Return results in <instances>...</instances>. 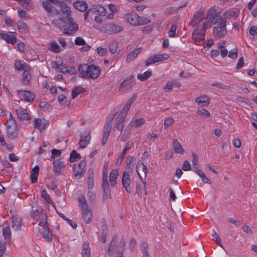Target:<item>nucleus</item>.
Returning <instances> with one entry per match:
<instances>
[{"label":"nucleus","instance_id":"1","mask_svg":"<svg viewBox=\"0 0 257 257\" xmlns=\"http://www.w3.org/2000/svg\"><path fill=\"white\" fill-rule=\"evenodd\" d=\"M78 71L81 77L85 79L91 78L95 79L97 78L100 74V69L99 67L93 64L88 65L85 64L80 65L78 67Z\"/></svg>","mask_w":257,"mask_h":257},{"label":"nucleus","instance_id":"2","mask_svg":"<svg viewBox=\"0 0 257 257\" xmlns=\"http://www.w3.org/2000/svg\"><path fill=\"white\" fill-rule=\"evenodd\" d=\"M31 215L33 219L39 222L38 224L40 226L47 221V215L44 213L42 207L40 206L32 207Z\"/></svg>","mask_w":257,"mask_h":257},{"label":"nucleus","instance_id":"3","mask_svg":"<svg viewBox=\"0 0 257 257\" xmlns=\"http://www.w3.org/2000/svg\"><path fill=\"white\" fill-rule=\"evenodd\" d=\"M64 26L63 32L67 35L74 34L79 29L78 24L74 22L72 17H69V19H66Z\"/></svg>","mask_w":257,"mask_h":257},{"label":"nucleus","instance_id":"4","mask_svg":"<svg viewBox=\"0 0 257 257\" xmlns=\"http://www.w3.org/2000/svg\"><path fill=\"white\" fill-rule=\"evenodd\" d=\"M99 30L104 33L115 34L122 31L123 29L120 26L109 23L101 26L99 28Z\"/></svg>","mask_w":257,"mask_h":257},{"label":"nucleus","instance_id":"5","mask_svg":"<svg viewBox=\"0 0 257 257\" xmlns=\"http://www.w3.org/2000/svg\"><path fill=\"white\" fill-rule=\"evenodd\" d=\"M219 26L213 28V35L218 38H221L226 35V21L220 19L219 22Z\"/></svg>","mask_w":257,"mask_h":257},{"label":"nucleus","instance_id":"6","mask_svg":"<svg viewBox=\"0 0 257 257\" xmlns=\"http://www.w3.org/2000/svg\"><path fill=\"white\" fill-rule=\"evenodd\" d=\"M219 17L220 15L216 12V10L213 8H210L207 14V21L205 22L206 27H211L212 25L216 24Z\"/></svg>","mask_w":257,"mask_h":257},{"label":"nucleus","instance_id":"7","mask_svg":"<svg viewBox=\"0 0 257 257\" xmlns=\"http://www.w3.org/2000/svg\"><path fill=\"white\" fill-rule=\"evenodd\" d=\"M137 172L142 180L144 188L146 186V177L147 174V167L142 162L138 163L136 166Z\"/></svg>","mask_w":257,"mask_h":257},{"label":"nucleus","instance_id":"8","mask_svg":"<svg viewBox=\"0 0 257 257\" xmlns=\"http://www.w3.org/2000/svg\"><path fill=\"white\" fill-rule=\"evenodd\" d=\"M202 28L199 29H196L193 31L192 36L193 39L196 41H200L204 39V36L206 33V23L203 22L202 23Z\"/></svg>","mask_w":257,"mask_h":257},{"label":"nucleus","instance_id":"9","mask_svg":"<svg viewBox=\"0 0 257 257\" xmlns=\"http://www.w3.org/2000/svg\"><path fill=\"white\" fill-rule=\"evenodd\" d=\"M6 127L8 138L11 140L16 139L18 134V127L17 123H6Z\"/></svg>","mask_w":257,"mask_h":257},{"label":"nucleus","instance_id":"10","mask_svg":"<svg viewBox=\"0 0 257 257\" xmlns=\"http://www.w3.org/2000/svg\"><path fill=\"white\" fill-rule=\"evenodd\" d=\"M131 173H132V170H131L129 171H123L121 180L122 186L124 187L126 191L130 193L132 192L131 188L130 187L131 183L130 178V174Z\"/></svg>","mask_w":257,"mask_h":257},{"label":"nucleus","instance_id":"11","mask_svg":"<svg viewBox=\"0 0 257 257\" xmlns=\"http://www.w3.org/2000/svg\"><path fill=\"white\" fill-rule=\"evenodd\" d=\"M18 96L21 100L31 102L35 98V95L29 90H18Z\"/></svg>","mask_w":257,"mask_h":257},{"label":"nucleus","instance_id":"12","mask_svg":"<svg viewBox=\"0 0 257 257\" xmlns=\"http://www.w3.org/2000/svg\"><path fill=\"white\" fill-rule=\"evenodd\" d=\"M102 186L103 191V198H111V191L109 183L107 181V176L106 174H103Z\"/></svg>","mask_w":257,"mask_h":257},{"label":"nucleus","instance_id":"13","mask_svg":"<svg viewBox=\"0 0 257 257\" xmlns=\"http://www.w3.org/2000/svg\"><path fill=\"white\" fill-rule=\"evenodd\" d=\"M168 58L169 55L167 54L156 55L148 58L145 61V64L148 66L155 63L167 60Z\"/></svg>","mask_w":257,"mask_h":257},{"label":"nucleus","instance_id":"14","mask_svg":"<svg viewBox=\"0 0 257 257\" xmlns=\"http://www.w3.org/2000/svg\"><path fill=\"white\" fill-rule=\"evenodd\" d=\"M135 84V79L133 77H128L123 80L119 87V89L121 91L131 89L132 87Z\"/></svg>","mask_w":257,"mask_h":257},{"label":"nucleus","instance_id":"15","mask_svg":"<svg viewBox=\"0 0 257 257\" xmlns=\"http://www.w3.org/2000/svg\"><path fill=\"white\" fill-rule=\"evenodd\" d=\"M239 14V11L237 9H230L222 15L220 19L225 20L226 19H235L238 17Z\"/></svg>","mask_w":257,"mask_h":257},{"label":"nucleus","instance_id":"16","mask_svg":"<svg viewBox=\"0 0 257 257\" xmlns=\"http://www.w3.org/2000/svg\"><path fill=\"white\" fill-rule=\"evenodd\" d=\"M204 19L203 11L201 10L196 11L193 15V19L190 22L189 25L192 27L196 26Z\"/></svg>","mask_w":257,"mask_h":257},{"label":"nucleus","instance_id":"17","mask_svg":"<svg viewBox=\"0 0 257 257\" xmlns=\"http://www.w3.org/2000/svg\"><path fill=\"white\" fill-rule=\"evenodd\" d=\"M16 35V32H7L2 35V38L3 40L6 41L7 43L14 44L17 40Z\"/></svg>","mask_w":257,"mask_h":257},{"label":"nucleus","instance_id":"18","mask_svg":"<svg viewBox=\"0 0 257 257\" xmlns=\"http://www.w3.org/2000/svg\"><path fill=\"white\" fill-rule=\"evenodd\" d=\"M43 226L42 230L40 229V231L43 234V237L46 239L48 241H51L53 238V234L50 233L49 228L48 227V224L47 221L46 223H44L43 224Z\"/></svg>","mask_w":257,"mask_h":257},{"label":"nucleus","instance_id":"19","mask_svg":"<svg viewBox=\"0 0 257 257\" xmlns=\"http://www.w3.org/2000/svg\"><path fill=\"white\" fill-rule=\"evenodd\" d=\"M125 19L130 25L136 26L138 24V15L136 13H128L125 15Z\"/></svg>","mask_w":257,"mask_h":257},{"label":"nucleus","instance_id":"20","mask_svg":"<svg viewBox=\"0 0 257 257\" xmlns=\"http://www.w3.org/2000/svg\"><path fill=\"white\" fill-rule=\"evenodd\" d=\"M12 228L15 230H20L22 228V219L17 214H15L12 216Z\"/></svg>","mask_w":257,"mask_h":257},{"label":"nucleus","instance_id":"21","mask_svg":"<svg viewBox=\"0 0 257 257\" xmlns=\"http://www.w3.org/2000/svg\"><path fill=\"white\" fill-rule=\"evenodd\" d=\"M91 139L90 133L87 132L84 133V135L81 136L79 145L81 148H84L89 144Z\"/></svg>","mask_w":257,"mask_h":257},{"label":"nucleus","instance_id":"22","mask_svg":"<svg viewBox=\"0 0 257 257\" xmlns=\"http://www.w3.org/2000/svg\"><path fill=\"white\" fill-rule=\"evenodd\" d=\"M125 245V240L124 238H122L119 244L116 247L115 251L116 253V257H123V252L124 251Z\"/></svg>","mask_w":257,"mask_h":257},{"label":"nucleus","instance_id":"23","mask_svg":"<svg viewBox=\"0 0 257 257\" xmlns=\"http://www.w3.org/2000/svg\"><path fill=\"white\" fill-rule=\"evenodd\" d=\"M59 4L61 7V12L63 15V17H64L66 19H69V17H71V12L69 7L65 4V3L63 2H60Z\"/></svg>","mask_w":257,"mask_h":257},{"label":"nucleus","instance_id":"24","mask_svg":"<svg viewBox=\"0 0 257 257\" xmlns=\"http://www.w3.org/2000/svg\"><path fill=\"white\" fill-rule=\"evenodd\" d=\"M66 19L64 17H60L59 19H56L52 21V25L57 28L63 31L64 25L66 23Z\"/></svg>","mask_w":257,"mask_h":257},{"label":"nucleus","instance_id":"25","mask_svg":"<svg viewBox=\"0 0 257 257\" xmlns=\"http://www.w3.org/2000/svg\"><path fill=\"white\" fill-rule=\"evenodd\" d=\"M82 212V218L86 223H89L92 219V213L91 210L88 208L81 209Z\"/></svg>","mask_w":257,"mask_h":257},{"label":"nucleus","instance_id":"26","mask_svg":"<svg viewBox=\"0 0 257 257\" xmlns=\"http://www.w3.org/2000/svg\"><path fill=\"white\" fill-rule=\"evenodd\" d=\"M17 116L19 118L22 120H30V117L26 109L20 107L16 110Z\"/></svg>","mask_w":257,"mask_h":257},{"label":"nucleus","instance_id":"27","mask_svg":"<svg viewBox=\"0 0 257 257\" xmlns=\"http://www.w3.org/2000/svg\"><path fill=\"white\" fill-rule=\"evenodd\" d=\"M54 171L56 175H60L62 169L64 168L65 166L64 163L60 159L55 160L53 163Z\"/></svg>","mask_w":257,"mask_h":257},{"label":"nucleus","instance_id":"28","mask_svg":"<svg viewBox=\"0 0 257 257\" xmlns=\"http://www.w3.org/2000/svg\"><path fill=\"white\" fill-rule=\"evenodd\" d=\"M47 123L48 121L46 120L43 122L42 119L39 118H35L33 121L34 127L40 131L44 130L46 127Z\"/></svg>","mask_w":257,"mask_h":257},{"label":"nucleus","instance_id":"29","mask_svg":"<svg viewBox=\"0 0 257 257\" xmlns=\"http://www.w3.org/2000/svg\"><path fill=\"white\" fill-rule=\"evenodd\" d=\"M125 117L118 115L115 120L114 125L115 128L119 131H122L124 127V119Z\"/></svg>","mask_w":257,"mask_h":257},{"label":"nucleus","instance_id":"30","mask_svg":"<svg viewBox=\"0 0 257 257\" xmlns=\"http://www.w3.org/2000/svg\"><path fill=\"white\" fill-rule=\"evenodd\" d=\"M3 235L5 239L11 238V229L10 227V224L8 221H5L3 223Z\"/></svg>","mask_w":257,"mask_h":257},{"label":"nucleus","instance_id":"31","mask_svg":"<svg viewBox=\"0 0 257 257\" xmlns=\"http://www.w3.org/2000/svg\"><path fill=\"white\" fill-rule=\"evenodd\" d=\"M195 102L202 106H207L210 103V98L206 95L198 97L195 99Z\"/></svg>","mask_w":257,"mask_h":257},{"label":"nucleus","instance_id":"32","mask_svg":"<svg viewBox=\"0 0 257 257\" xmlns=\"http://www.w3.org/2000/svg\"><path fill=\"white\" fill-rule=\"evenodd\" d=\"M116 114V112H113L110 113L107 119V120L106 121V123H105L104 126V130L110 131L111 130V127H112V121L115 116Z\"/></svg>","mask_w":257,"mask_h":257},{"label":"nucleus","instance_id":"33","mask_svg":"<svg viewBox=\"0 0 257 257\" xmlns=\"http://www.w3.org/2000/svg\"><path fill=\"white\" fill-rule=\"evenodd\" d=\"M91 11H92V14L102 16H105L106 13L105 9L100 5L95 6L92 9H91Z\"/></svg>","mask_w":257,"mask_h":257},{"label":"nucleus","instance_id":"34","mask_svg":"<svg viewBox=\"0 0 257 257\" xmlns=\"http://www.w3.org/2000/svg\"><path fill=\"white\" fill-rule=\"evenodd\" d=\"M142 51L141 48H137L135 49L133 51L130 53L126 58V62L129 63L133 60L137 55L141 53Z\"/></svg>","mask_w":257,"mask_h":257},{"label":"nucleus","instance_id":"35","mask_svg":"<svg viewBox=\"0 0 257 257\" xmlns=\"http://www.w3.org/2000/svg\"><path fill=\"white\" fill-rule=\"evenodd\" d=\"M173 148L175 152L177 154L182 155L184 153V149L177 139H175L173 142Z\"/></svg>","mask_w":257,"mask_h":257},{"label":"nucleus","instance_id":"36","mask_svg":"<svg viewBox=\"0 0 257 257\" xmlns=\"http://www.w3.org/2000/svg\"><path fill=\"white\" fill-rule=\"evenodd\" d=\"M118 177V171L116 169L111 170L109 175V182L112 186H114Z\"/></svg>","mask_w":257,"mask_h":257},{"label":"nucleus","instance_id":"37","mask_svg":"<svg viewBox=\"0 0 257 257\" xmlns=\"http://www.w3.org/2000/svg\"><path fill=\"white\" fill-rule=\"evenodd\" d=\"M74 7L81 12H84L87 8V5L84 2H77L73 4Z\"/></svg>","mask_w":257,"mask_h":257},{"label":"nucleus","instance_id":"38","mask_svg":"<svg viewBox=\"0 0 257 257\" xmlns=\"http://www.w3.org/2000/svg\"><path fill=\"white\" fill-rule=\"evenodd\" d=\"M39 166H35L31 172V177L32 183H34L37 181V177L39 174Z\"/></svg>","mask_w":257,"mask_h":257},{"label":"nucleus","instance_id":"39","mask_svg":"<svg viewBox=\"0 0 257 257\" xmlns=\"http://www.w3.org/2000/svg\"><path fill=\"white\" fill-rule=\"evenodd\" d=\"M31 79V76L28 70L24 71L22 78V82L23 84H28Z\"/></svg>","mask_w":257,"mask_h":257},{"label":"nucleus","instance_id":"40","mask_svg":"<svg viewBox=\"0 0 257 257\" xmlns=\"http://www.w3.org/2000/svg\"><path fill=\"white\" fill-rule=\"evenodd\" d=\"M117 243V236L116 235H114L110 243L109 246L107 250V254L109 256H110L112 250L114 249L115 247L116 244Z\"/></svg>","mask_w":257,"mask_h":257},{"label":"nucleus","instance_id":"41","mask_svg":"<svg viewBox=\"0 0 257 257\" xmlns=\"http://www.w3.org/2000/svg\"><path fill=\"white\" fill-rule=\"evenodd\" d=\"M49 50L55 53L60 51L61 48L55 41H51L49 44Z\"/></svg>","mask_w":257,"mask_h":257},{"label":"nucleus","instance_id":"42","mask_svg":"<svg viewBox=\"0 0 257 257\" xmlns=\"http://www.w3.org/2000/svg\"><path fill=\"white\" fill-rule=\"evenodd\" d=\"M82 257H89L90 256V248L89 243L88 242L85 241L83 244V249L82 251Z\"/></svg>","mask_w":257,"mask_h":257},{"label":"nucleus","instance_id":"43","mask_svg":"<svg viewBox=\"0 0 257 257\" xmlns=\"http://www.w3.org/2000/svg\"><path fill=\"white\" fill-rule=\"evenodd\" d=\"M41 196L48 203L51 204L55 208V205L54 203L52 201L49 195L47 193L45 190H43L41 191Z\"/></svg>","mask_w":257,"mask_h":257},{"label":"nucleus","instance_id":"44","mask_svg":"<svg viewBox=\"0 0 257 257\" xmlns=\"http://www.w3.org/2000/svg\"><path fill=\"white\" fill-rule=\"evenodd\" d=\"M151 75L152 71L150 70H148L143 74H139L137 76V78L141 81H144L151 77Z\"/></svg>","mask_w":257,"mask_h":257},{"label":"nucleus","instance_id":"45","mask_svg":"<svg viewBox=\"0 0 257 257\" xmlns=\"http://www.w3.org/2000/svg\"><path fill=\"white\" fill-rule=\"evenodd\" d=\"M84 90V89L81 87H77L74 90H73L72 92V99H74L79 94L83 92Z\"/></svg>","mask_w":257,"mask_h":257},{"label":"nucleus","instance_id":"46","mask_svg":"<svg viewBox=\"0 0 257 257\" xmlns=\"http://www.w3.org/2000/svg\"><path fill=\"white\" fill-rule=\"evenodd\" d=\"M79 206L81 209L88 208L85 197L83 195L80 196L78 198Z\"/></svg>","mask_w":257,"mask_h":257},{"label":"nucleus","instance_id":"47","mask_svg":"<svg viewBox=\"0 0 257 257\" xmlns=\"http://www.w3.org/2000/svg\"><path fill=\"white\" fill-rule=\"evenodd\" d=\"M151 20L145 17H139L138 16V26L144 25L151 22Z\"/></svg>","mask_w":257,"mask_h":257},{"label":"nucleus","instance_id":"48","mask_svg":"<svg viewBox=\"0 0 257 257\" xmlns=\"http://www.w3.org/2000/svg\"><path fill=\"white\" fill-rule=\"evenodd\" d=\"M80 158L81 156L80 154L77 153L76 151L73 150L70 154L69 160L71 162H74L77 161V160L79 159Z\"/></svg>","mask_w":257,"mask_h":257},{"label":"nucleus","instance_id":"49","mask_svg":"<svg viewBox=\"0 0 257 257\" xmlns=\"http://www.w3.org/2000/svg\"><path fill=\"white\" fill-rule=\"evenodd\" d=\"M145 122V120L143 118H140L138 119L132 120L131 121L129 125L132 127V126H135L136 127H138L141 124H143Z\"/></svg>","mask_w":257,"mask_h":257},{"label":"nucleus","instance_id":"50","mask_svg":"<svg viewBox=\"0 0 257 257\" xmlns=\"http://www.w3.org/2000/svg\"><path fill=\"white\" fill-rule=\"evenodd\" d=\"M109 51L111 54H114L118 49V43L116 42H112L109 46Z\"/></svg>","mask_w":257,"mask_h":257},{"label":"nucleus","instance_id":"51","mask_svg":"<svg viewBox=\"0 0 257 257\" xmlns=\"http://www.w3.org/2000/svg\"><path fill=\"white\" fill-rule=\"evenodd\" d=\"M197 113L198 115L205 117H209L210 116V112L204 108L198 109Z\"/></svg>","mask_w":257,"mask_h":257},{"label":"nucleus","instance_id":"52","mask_svg":"<svg viewBox=\"0 0 257 257\" xmlns=\"http://www.w3.org/2000/svg\"><path fill=\"white\" fill-rule=\"evenodd\" d=\"M131 106V105L126 103L125 104L123 108L120 111V112L118 115L122 116L123 117H125L126 116L127 113Z\"/></svg>","mask_w":257,"mask_h":257},{"label":"nucleus","instance_id":"53","mask_svg":"<svg viewBox=\"0 0 257 257\" xmlns=\"http://www.w3.org/2000/svg\"><path fill=\"white\" fill-rule=\"evenodd\" d=\"M110 132V131L103 130V133L102 135V139L101 142V144L103 146L105 145V144H106L107 140V138L109 136Z\"/></svg>","mask_w":257,"mask_h":257},{"label":"nucleus","instance_id":"54","mask_svg":"<svg viewBox=\"0 0 257 257\" xmlns=\"http://www.w3.org/2000/svg\"><path fill=\"white\" fill-rule=\"evenodd\" d=\"M21 5L25 9L27 10L32 9L33 6L31 5V2L30 0H23L21 1Z\"/></svg>","mask_w":257,"mask_h":257},{"label":"nucleus","instance_id":"55","mask_svg":"<svg viewBox=\"0 0 257 257\" xmlns=\"http://www.w3.org/2000/svg\"><path fill=\"white\" fill-rule=\"evenodd\" d=\"M224 42H223L222 44H220L218 47V48L220 49V54L223 57L226 56L228 54L227 50L224 47Z\"/></svg>","mask_w":257,"mask_h":257},{"label":"nucleus","instance_id":"56","mask_svg":"<svg viewBox=\"0 0 257 257\" xmlns=\"http://www.w3.org/2000/svg\"><path fill=\"white\" fill-rule=\"evenodd\" d=\"M131 128V126L130 127L129 125H128L125 129L124 133H123V135L121 136V141L124 142V141H125L127 140V138L128 137V136L130 135Z\"/></svg>","mask_w":257,"mask_h":257},{"label":"nucleus","instance_id":"57","mask_svg":"<svg viewBox=\"0 0 257 257\" xmlns=\"http://www.w3.org/2000/svg\"><path fill=\"white\" fill-rule=\"evenodd\" d=\"M74 170L76 172V174L75 175V177H78V178H80L85 174V170L84 169H79L74 167Z\"/></svg>","mask_w":257,"mask_h":257},{"label":"nucleus","instance_id":"58","mask_svg":"<svg viewBox=\"0 0 257 257\" xmlns=\"http://www.w3.org/2000/svg\"><path fill=\"white\" fill-rule=\"evenodd\" d=\"M174 120L172 117H168L165 119L164 127L166 129L169 127L174 122Z\"/></svg>","mask_w":257,"mask_h":257},{"label":"nucleus","instance_id":"59","mask_svg":"<svg viewBox=\"0 0 257 257\" xmlns=\"http://www.w3.org/2000/svg\"><path fill=\"white\" fill-rule=\"evenodd\" d=\"M177 26L176 25H172L168 32L169 37H174L175 36L176 30Z\"/></svg>","mask_w":257,"mask_h":257},{"label":"nucleus","instance_id":"60","mask_svg":"<svg viewBox=\"0 0 257 257\" xmlns=\"http://www.w3.org/2000/svg\"><path fill=\"white\" fill-rule=\"evenodd\" d=\"M238 56V50L237 49H233L228 54V57L231 59H235Z\"/></svg>","mask_w":257,"mask_h":257},{"label":"nucleus","instance_id":"61","mask_svg":"<svg viewBox=\"0 0 257 257\" xmlns=\"http://www.w3.org/2000/svg\"><path fill=\"white\" fill-rule=\"evenodd\" d=\"M75 44L76 45H85L86 44V42L85 40L82 39L81 37H77L75 40Z\"/></svg>","mask_w":257,"mask_h":257},{"label":"nucleus","instance_id":"62","mask_svg":"<svg viewBox=\"0 0 257 257\" xmlns=\"http://www.w3.org/2000/svg\"><path fill=\"white\" fill-rule=\"evenodd\" d=\"M107 50L106 48L102 47H98L97 49V53L99 56H103L105 55L107 52Z\"/></svg>","mask_w":257,"mask_h":257},{"label":"nucleus","instance_id":"63","mask_svg":"<svg viewBox=\"0 0 257 257\" xmlns=\"http://www.w3.org/2000/svg\"><path fill=\"white\" fill-rule=\"evenodd\" d=\"M88 197L91 201H93L95 199V193L92 189H88Z\"/></svg>","mask_w":257,"mask_h":257},{"label":"nucleus","instance_id":"64","mask_svg":"<svg viewBox=\"0 0 257 257\" xmlns=\"http://www.w3.org/2000/svg\"><path fill=\"white\" fill-rule=\"evenodd\" d=\"M182 169L185 171H189L191 169V165L188 161L186 160L184 162Z\"/></svg>","mask_w":257,"mask_h":257}]
</instances>
